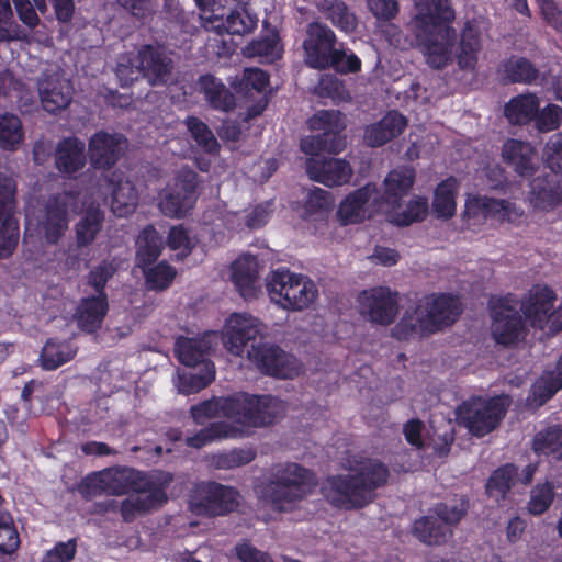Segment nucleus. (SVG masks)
Here are the masks:
<instances>
[{
	"label": "nucleus",
	"instance_id": "obj_9",
	"mask_svg": "<svg viewBox=\"0 0 562 562\" xmlns=\"http://www.w3.org/2000/svg\"><path fill=\"white\" fill-rule=\"evenodd\" d=\"M509 404V398L504 395L474 398L459 407L458 418L471 434L482 437L498 426Z\"/></svg>",
	"mask_w": 562,
	"mask_h": 562
},
{
	"label": "nucleus",
	"instance_id": "obj_33",
	"mask_svg": "<svg viewBox=\"0 0 562 562\" xmlns=\"http://www.w3.org/2000/svg\"><path fill=\"white\" fill-rule=\"evenodd\" d=\"M488 218H493L492 198L468 194L462 213V227L472 233L485 229Z\"/></svg>",
	"mask_w": 562,
	"mask_h": 562
},
{
	"label": "nucleus",
	"instance_id": "obj_1",
	"mask_svg": "<svg viewBox=\"0 0 562 562\" xmlns=\"http://www.w3.org/2000/svg\"><path fill=\"white\" fill-rule=\"evenodd\" d=\"M284 412V404L272 396L235 394L231 397L213 398L191 408L198 424L211 417L223 416L227 420L214 423L195 436L188 437L187 443L201 448L216 440L241 438L251 429L272 424Z\"/></svg>",
	"mask_w": 562,
	"mask_h": 562
},
{
	"label": "nucleus",
	"instance_id": "obj_5",
	"mask_svg": "<svg viewBox=\"0 0 562 562\" xmlns=\"http://www.w3.org/2000/svg\"><path fill=\"white\" fill-rule=\"evenodd\" d=\"M316 487L315 475L296 463L277 465L272 480L255 486L259 499L276 510H290Z\"/></svg>",
	"mask_w": 562,
	"mask_h": 562
},
{
	"label": "nucleus",
	"instance_id": "obj_50",
	"mask_svg": "<svg viewBox=\"0 0 562 562\" xmlns=\"http://www.w3.org/2000/svg\"><path fill=\"white\" fill-rule=\"evenodd\" d=\"M515 476L516 468L514 465L507 464L497 469L486 484V492L488 496L495 502L503 499Z\"/></svg>",
	"mask_w": 562,
	"mask_h": 562
},
{
	"label": "nucleus",
	"instance_id": "obj_7",
	"mask_svg": "<svg viewBox=\"0 0 562 562\" xmlns=\"http://www.w3.org/2000/svg\"><path fill=\"white\" fill-rule=\"evenodd\" d=\"M265 331V324L256 316L245 312L232 313L224 321L221 340L227 352L248 359L252 345H261L257 344V339L262 338Z\"/></svg>",
	"mask_w": 562,
	"mask_h": 562
},
{
	"label": "nucleus",
	"instance_id": "obj_15",
	"mask_svg": "<svg viewBox=\"0 0 562 562\" xmlns=\"http://www.w3.org/2000/svg\"><path fill=\"white\" fill-rule=\"evenodd\" d=\"M248 360L261 372L279 379H294L302 373L299 359L274 345H252Z\"/></svg>",
	"mask_w": 562,
	"mask_h": 562
},
{
	"label": "nucleus",
	"instance_id": "obj_17",
	"mask_svg": "<svg viewBox=\"0 0 562 562\" xmlns=\"http://www.w3.org/2000/svg\"><path fill=\"white\" fill-rule=\"evenodd\" d=\"M420 46L426 63L436 69L447 67L453 57L456 46V30L451 24L440 25L424 34L413 32Z\"/></svg>",
	"mask_w": 562,
	"mask_h": 562
},
{
	"label": "nucleus",
	"instance_id": "obj_39",
	"mask_svg": "<svg viewBox=\"0 0 562 562\" xmlns=\"http://www.w3.org/2000/svg\"><path fill=\"white\" fill-rule=\"evenodd\" d=\"M106 312V296L103 292H100L95 296L82 300L76 316L82 329L93 331L101 326Z\"/></svg>",
	"mask_w": 562,
	"mask_h": 562
},
{
	"label": "nucleus",
	"instance_id": "obj_28",
	"mask_svg": "<svg viewBox=\"0 0 562 562\" xmlns=\"http://www.w3.org/2000/svg\"><path fill=\"white\" fill-rule=\"evenodd\" d=\"M308 177L327 187L342 186L347 183L352 175L349 164L342 159H308L306 164Z\"/></svg>",
	"mask_w": 562,
	"mask_h": 562
},
{
	"label": "nucleus",
	"instance_id": "obj_64",
	"mask_svg": "<svg viewBox=\"0 0 562 562\" xmlns=\"http://www.w3.org/2000/svg\"><path fill=\"white\" fill-rule=\"evenodd\" d=\"M553 499V487L546 483L536 486L531 492L528 509L533 515L544 513Z\"/></svg>",
	"mask_w": 562,
	"mask_h": 562
},
{
	"label": "nucleus",
	"instance_id": "obj_62",
	"mask_svg": "<svg viewBox=\"0 0 562 562\" xmlns=\"http://www.w3.org/2000/svg\"><path fill=\"white\" fill-rule=\"evenodd\" d=\"M562 124V108L557 104H547L538 110L535 125L540 132H550L559 128Z\"/></svg>",
	"mask_w": 562,
	"mask_h": 562
},
{
	"label": "nucleus",
	"instance_id": "obj_57",
	"mask_svg": "<svg viewBox=\"0 0 562 562\" xmlns=\"http://www.w3.org/2000/svg\"><path fill=\"white\" fill-rule=\"evenodd\" d=\"M187 127L196 144L206 153L213 154L218 150V143L209 127L195 117L187 121Z\"/></svg>",
	"mask_w": 562,
	"mask_h": 562
},
{
	"label": "nucleus",
	"instance_id": "obj_52",
	"mask_svg": "<svg viewBox=\"0 0 562 562\" xmlns=\"http://www.w3.org/2000/svg\"><path fill=\"white\" fill-rule=\"evenodd\" d=\"M533 448L537 453L562 458V427L549 428L537 434Z\"/></svg>",
	"mask_w": 562,
	"mask_h": 562
},
{
	"label": "nucleus",
	"instance_id": "obj_59",
	"mask_svg": "<svg viewBox=\"0 0 562 562\" xmlns=\"http://www.w3.org/2000/svg\"><path fill=\"white\" fill-rule=\"evenodd\" d=\"M20 543V538L9 513L0 512V551L13 552Z\"/></svg>",
	"mask_w": 562,
	"mask_h": 562
},
{
	"label": "nucleus",
	"instance_id": "obj_53",
	"mask_svg": "<svg viewBox=\"0 0 562 562\" xmlns=\"http://www.w3.org/2000/svg\"><path fill=\"white\" fill-rule=\"evenodd\" d=\"M506 78L513 82H530L537 77L536 68L522 57H512L503 65Z\"/></svg>",
	"mask_w": 562,
	"mask_h": 562
},
{
	"label": "nucleus",
	"instance_id": "obj_63",
	"mask_svg": "<svg viewBox=\"0 0 562 562\" xmlns=\"http://www.w3.org/2000/svg\"><path fill=\"white\" fill-rule=\"evenodd\" d=\"M330 67L341 74H356L361 70V60L352 50L337 48Z\"/></svg>",
	"mask_w": 562,
	"mask_h": 562
},
{
	"label": "nucleus",
	"instance_id": "obj_22",
	"mask_svg": "<svg viewBox=\"0 0 562 562\" xmlns=\"http://www.w3.org/2000/svg\"><path fill=\"white\" fill-rule=\"evenodd\" d=\"M238 493L232 487L205 483L198 486L190 501V507L199 515H222L233 510L238 504Z\"/></svg>",
	"mask_w": 562,
	"mask_h": 562
},
{
	"label": "nucleus",
	"instance_id": "obj_32",
	"mask_svg": "<svg viewBox=\"0 0 562 562\" xmlns=\"http://www.w3.org/2000/svg\"><path fill=\"white\" fill-rule=\"evenodd\" d=\"M108 188L112 198L111 210L116 216L125 217L135 211L138 195L133 183L124 179L123 173L114 172L108 179Z\"/></svg>",
	"mask_w": 562,
	"mask_h": 562
},
{
	"label": "nucleus",
	"instance_id": "obj_16",
	"mask_svg": "<svg viewBox=\"0 0 562 562\" xmlns=\"http://www.w3.org/2000/svg\"><path fill=\"white\" fill-rule=\"evenodd\" d=\"M195 188L196 175L190 169H181L175 183L160 193V211L170 217L184 216L195 204Z\"/></svg>",
	"mask_w": 562,
	"mask_h": 562
},
{
	"label": "nucleus",
	"instance_id": "obj_6",
	"mask_svg": "<svg viewBox=\"0 0 562 562\" xmlns=\"http://www.w3.org/2000/svg\"><path fill=\"white\" fill-rule=\"evenodd\" d=\"M269 300L285 311H303L318 297V289L308 277L288 269L271 271L266 278Z\"/></svg>",
	"mask_w": 562,
	"mask_h": 562
},
{
	"label": "nucleus",
	"instance_id": "obj_25",
	"mask_svg": "<svg viewBox=\"0 0 562 562\" xmlns=\"http://www.w3.org/2000/svg\"><path fill=\"white\" fill-rule=\"evenodd\" d=\"M260 265L256 257L239 256L229 267V278L240 295L247 300L260 292Z\"/></svg>",
	"mask_w": 562,
	"mask_h": 562
},
{
	"label": "nucleus",
	"instance_id": "obj_56",
	"mask_svg": "<svg viewBox=\"0 0 562 562\" xmlns=\"http://www.w3.org/2000/svg\"><path fill=\"white\" fill-rule=\"evenodd\" d=\"M345 147L341 139H331L327 143V139H323L321 136H306L301 140V149L306 155L311 156L310 159H318L321 154L339 153Z\"/></svg>",
	"mask_w": 562,
	"mask_h": 562
},
{
	"label": "nucleus",
	"instance_id": "obj_19",
	"mask_svg": "<svg viewBox=\"0 0 562 562\" xmlns=\"http://www.w3.org/2000/svg\"><path fill=\"white\" fill-rule=\"evenodd\" d=\"M517 305L509 297L492 301V334L497 344L513 345L522 338L527 323L519 316Z\"/></svg>",
	"mask_w": 562,
	"mask_h": 562
},
{
	"label": "nucleus",
	"instance_id": "obj_35",
	"mask_svg": "<svg viewBox=\"0 0 562 562\" xmlns=\"http://www.w3.org/2000/svg\"><path fill=\"white\" fill-rule=\"evenodd\" d=\"M391 223L398 226H406L414 222L423 221L428 213V202L426 198L413 196L407 203L401 201L390 203L382 210Z\"/></svg>",
	"mask_w": 562,
	"mask_h": 562
},
{
	"label": "nucleus",
	"instance_id": "obj_21",
	"mask_svg": "<svg viewBox=\"0 0 562 562\" xmlns=\"http://www.w3.org/2000/svg\"><path fill=\"white\" fill-rule=\"evenodd\" d=\"M336 35L327 25L313 22L307 25L303 41L304 61L314 69H326L335 55Z\"/></svg>",
	"mask_w": 562,
	"mask_h": 562
},
{
	"label": "nucleus",
	"instance_id": "obj_47",
	"mask_svg": "<svg viewBox=\"0 0 562 562\" xmlns=\"http://www.w3.org/2000/svg\"><path fill=\"white\" fill-rule=\"evenodd\" d=\"M76 350L67 342L49 340L41 353V364L45 370H55L74 358Z\"/></svg>",
	"mask_w": 562,
	"mask_h": 562
},
{
	"label": "nucleus",
	"instance_id": "obj_26",
	"mask_svg": "<svg viewBox=\"0 0 562 562\" xmlns=\"http://www.w3.org/2000/svg\"><path fill=\"white\" fill-rule=\"evenodd\" d=\"M217 339L215 331L205 333L198 338L180 337L177 339L175 352L182 364L203 368V362H212L207 355L217 345Z\"/></svg>",
	"mask_w": 562,
	"mask_h": 562
},
{
	"label": "nucleus",
	"instance_id": "obj_11",
	"mask_svg": "<svg viewBox=\"0 0 562 562\" xmlns=\"http://www.w3.org/2000/svg\"><path fill=\"white\" fill-rule=\"evenodd\" d=\"M200 19L205 30L234 35L252 32L259 22L257 14L250 12L249 5L236 4L235 9L226 10L222 2L220 7L203 8Z\"/></svg>",
	"mask_w": 562,
	"mask_h": 562
},
{
	"label": "nucleus",
	"instance_id": "obj_48",
	"mask_svg": "<svg viewBox=\"0 0 562 562\" xmlns=\"http://www.w3.org/2000/svg\"><path fill=\"white\" fill-rule=\"evenodd\" d=\"M24 133L20 119L12 114L0 115V147L15 150L23 142Z\"/></svg>",
	"mask_w": 562,
	"mask_h": 562
},
{
	"label": "nucleus",
	"instance_id": "obj_37",
	"mask_svg": "<svg viewBox=\"0 0 562 562\" xmlns=\"http://www.w3.org/2000/svg\"><path fill=\"white\" fill-rule=\"evenodd\" d=\"M459 189L460 183L454 177H449L436 186L431 207L438 218L448 220L454 216Z\"/></svg>",
	"mask_w": 562,
	"mask_h": 562
},
{
	"label": "nucleus",
	"instance_id": "obj_45",
	"mask_svg": "<svg viewBox=\"0 0 562 562\" xmlns=\"http://www.w3.org/2000/svg\"><path fill=\"white\" fill-rule=\"evenodd\" d=\"M249 57H259L265 63H272L282 55V45L280 44L277 31H267L259 40L251 42L245 49Z\"/></svg>",
	"mask_w": 562,
	"mask_h": 562
},
{
	"label": "nucleus",
	"instance_id": "obj_36",
	"mask_svg": "<svg viewBox=\"0 0 562 562\" xmlns=\"http://www.w3.org/2000/svg\"><path fill=\"white\" fill-rule=\"evenodd\" d=\"M415 182V170L411 167H398L391 170L383 181V194H380V203L383 207L390 203L402 200L408 193Z\"/></svg>",
	"mask_w": 562,
	"mask_h": 562
},
{
	"label": "nucleus",
	"instance_id": "obj_23",
	"mask_svg": "<svg viewBox=\"0 0 562 562\" xmlns=\"http://www.w3.org/2000/svg\"><path fill=\"white\" fill-rule=\"evenodd\" d=\"M454 11L450 0H414V15L409 22L412 32L424 34L445 24H451Z\"/></svg>",
	"mask_w": 562,
	"mask_h": 562
},
{
	"label": "nucleus",
	"instance_id": "obj_40",
	"mask_svg": "<svg viewBox=\"0 0 562 562\" xmlns=\"http://www.w3.org/2000/svg\"><path fill=\"white\" fill-rule=\"evenodd\" d=\"M86 164L85 144L70 137L59 143L56 149V166L59 171L74 173Z\"/></svg>",
	"mask_w": 562,
	"mask_h": 562
},
{
	"label": "nucleus",
	"instance_id": "obj_10",
	"mask_svg": "<svg viewBox=\"0 0 562 562\" xmlns=\"http://www.w3.org/2000/svg\"><path fill=\"white\" fill-rule=\"evenodd\" d=\"M136 244L137 265L142 266L144 269L147 285L153 290H164L168 288L176 277V270L166 262H160L151 268H145L159 257L164 247L157 231L151 226L144 228Z\"/></svg>",
	"mask_w": 562,
	"mask_h": 562
},
{
	"label": "nucleus",
	"instance_id": "obj_55",
	"mask_svg": "<svg viewBox=\"0 0 562 562\" xmlns=\"http://www.w3.org/2000/svg\"><path fill=\"white\" fill-rule=\"evenodd\" d=\"M26 40V34L13 21L9 0H0V41Z\"/></svg>",
	"mask_w": 562,
	"mask_h": 562
},
{
	"label": "nucleus",
	"instance_id": "obj_43",
	"mask_svg": "<svg viewBox=\"0 0 562 562\" xmlns=\"http://www.w3.org/2000/svg\"><path fill=\"white\" fill-rule=\"evenodd\" d=\"M198 369V373L188 374L178 372L173 383L179 393H198L215 379V366L213 362H203V368Z\"/></svg>",
	"mask_w": 562,
	"mask_h": 562
},
{
	"label": "nucleus",
	"instance_id": "obj_42",
	"mask_svg": "<svg viewBox=\"0 0 562 562\" xmlns=\"http://www.w3.org/2000/svg\"><path fill=\"white\" fill-rule=\"evenodd\" d=\"M318 10L334 26L346 34L356 31L358 20L345 2L338 0H322Z\"/></svg>",
	"mask_w": 562,
	"mask_h": 562
},
{
	"label": "nucleus",
	"instance_id": "obj_2",
	"mask_svg": "<svg viewBox=\"0 0 562 562\" xmlns=\"http://www.w3.org/2000/svg\"><path fill=\"white\" fill-rule=\"evenodd\" d=\"M172 481L168 472L144 475L130 468H111L88 475L80 485L85 495L106 493L122 495L133 490L134 495L126 498L121 506L124 520L162 506L167 502L166 488Z\"/></svg>",
	"mask_w": 562,
	"mask_h": 562
},
{
	"label": "nucleus",
	"instance_id": "obj_8",
	"mask_svg": "<svg viewBox=\"0 0 562 562\" xmlns=\"http://www.w3.org/2000/svg\"><path fill=\"white\" fill-rule=\"evenodd\" d=\"M170 71V59L162 56L157 48L144 46L135 59L123 56L115 69L122 86H128L140 75L147 78L150 85L166 82Z\"/></svg>",
	"mask_w": 562,
	"mask_h": 562
},
{
	"label": "nucleus",
	"instance_id": "obj_60",
	"mask_svg": "<svg viewBox=\"0 0 562 562\" xmlns=\"http://www.w3.org/2000/svg\"><path fill=\"white\" fill-rule=\"evenodd\" d=\"M435 514L442 525L448 526L450 529L452 526L457 525L467 512V503L463 499L453 501L451 503H442L437 505L435 508Z\"/></svg>",
	"mask_w": 562,
	"mask_h": 562
},
{
	"label": "nucleus",
	"instance_id": "obj_3",
	"mask_svg": "<svg viewBox=\"0 0 562 562\" xmlns=\"http://www.w3.org/2000/svg\"><path fill=\"white\" fill-rule=\"evenodd\" d=\"M341 465L349 474L330 476L322 486L325 498L339 508L364 506L371 502L373 491L389 477V471L381 462L359 454L348 456Z\"/></svg>",
	"mask_w": 562,
	"mask_h": 562
},
{
	"label": "nucleus",
	"instance_id": "obj_29",
	"mask_svg": "<svg viewBox=\"0 0 562 562\" xmlns=\"http://www.w3.org/2000/svg\"><path fill=\"white\" fill-rule=\"evenodd\" d=\"M537 151L528 142L508 139L502 148V157L516 173L521 177H530L537 170Z\"/></svg>",
	"mask_w": 562,
	"mask_h": 562
},
{
	"label": "nucleus",
	"instance_id": "obj_34",
	"mask_svg": "<svg viewBox=\"0 0 562 562\" xmlns=\"http://www.w3.org/2000/svg\"><path fill=\"white\" fill-rule=\"evenodd\" d=\"M529 204L540 211H550L562 203V179L559 181L535 178L527 196Z\"/></svg>",
	"mask_w": 562,
	"mask_h": 562
},
{
	"label": "nucleus",
	"instance_id": "obj_18",
	"mask_svg": "<svg viewBox=\"0 0 562 562\" xmlns=\"http://www.w3.org/2000/svg\"><path fill=\"white\" fill-rule=\"evenodd\" d=\"M15 181L0 173V259L14 251L19 240V222L14 216Z\"/></svg>",
	"mask_w": 562,
	"mask_h": 562
},
{
	"label": "nucleus",
	"instance_id": "obj_12",
	"mask_svg": "<svg viewBox=\"0 0 562 562\" xmlns=\"http://www.w3.org/2000/svg\"><path fill=\"white\" fill-rule=\"evenodd\" d=\"M555 294L546 286H535L520 304L525 321L532 327L548 328L550 331L562 328V304L554 307Z\"/></svg>",
	"mask_w": 562,
	"mask_h": 562
},
{
	"label": "nucleus",
	"instance_id": "obj_13",
	"mask_svg": "<svg viewBox=\"0 0 562 562\" xmlns=\"http://www.w3.org/2000/svg\"><path fill=\"white\" fill-rule=\"evenodd\" d=\"M79 196L69 192L48 200L44 215L38 222V232L47 244H57L68 229L69 220L78 211Z\"/></svg>",
	"mask_w": 562,
	"mask_h": 562
},
{
	"label": "nucleus",
	"instance_id": "obj_4",
	"mask_svg": "<svg viewBox=\"0 0 562 562\" xmlns=\"http://www.w3.org/2000/svg\"><path fill=\"white\" fill-rule=\"evenodd\" d=\"M460 313L461 305L457 297L450 294H430L404 313L393 327L392 335L397 339L431 335L454 323Z\"/></svg>",
	"mask_w": 562,
	"mask_h": 562
},
{
	"label": "nucleus",
	"instance_id": "obj_27",
	"mask_svg": "<svg viewBox=\"0 0 562 562\" xmlns=\"http://www.w3.org/2000/svg\"><path fill=\"white\" fill-rule=\"evenodd\" d=\"M481 49L482 40L480 30L475 24L469 22L461 32L457 48L453 49L458 70L473 78Z\"/></svg>",
	"mask_w": 562,
	"mask_h": 562
},
{
	"label": "nucleus",
	"instance_id": "obj_20",
	"mask_svg": "<svg viewBox=\"0 0 562 562\" xmlns=\"http://www.w3.org/2000/svg\"><path fill=\"white\" fill-rule=\"evenodd\" d=\"M383 210L375 184H367L349 193L338 205L337 218L342 225L358 224Z\"/></svg>",
	"mask_w": 562,
	"mask_h": 562
},
{
	"label": "nucleus",
	"instance_id": "obj_44",
	"mask_svg": "<svg viewBox=\"0 0 562 562\" xmlns=\"http://www.w3.org/2000/svg\"><path fill=\"white\" fill-rule=\"evenodd\" d=\"M199 88L214 109L228 111L235 104L234 95L213 76H202L199 80Z\"/></svg>",
	"mask_w": 562,
	"mask_h": 562
},
{
	"label": "nucleus",
	"instance_id": "obj_61",
	"mask_svg": "<svg viewBox=\"0 0 562 562\" xmlns=\"http://www.w3.org/2000/svg\"><path fill=\"white\" fill-rule=\"evenodd\" d=\"M542 156L544 164L551 171L562 172V133H555L549 137Z\"/></svg>",
	"mask_w": 562,
	"mask_h": 562
},
{
	"label": "nucleus",
	"instance_id": "obj_46",
	"mask_svg": "<svg viewBox=\"0 0 562 562\" xmlns=\"http://www.w3.org/2000/svg\"><path fill=\"white\" fill-rule=\"evenodd\" d=\"M345 119L339 111L324 110L315 113L310 119L312 131L322 132L323 136L339 139L337 135L345 128Z\"/></svg>",
	"mask_w": 562,
	"mask_h": 562
},
{
	"label": "nucleus",
	"instance_id": "obj_30",
	"mask_svg": "<svg viewBox=\"0 0 562 562\" xmlns=\"http://www.w3.org/2000/svg\"><path fill=\"white\" fill-rule=\"evenodd\" d=\"M38 93L44 110L55 113L69 104L72 89L68 80L56 74L40 81Z\"/></svg>",
	"mask_w": 562,
	"mask_h": 562
},
{
	"label": "nucleus",
	"instance_id": "obj_38",
	"mask_svg": "<svg viewBox=\"0 0 562 562\" xmlns=\"http://www.w3.org/2000/svg\"><path fill=\"white\" fill-rule=\"evenodd\" d=\"M412 531L415 537L427 544L443 543L452 535V530L448 526L442 525L434 509L427 516L416 519Z\"/></svg>",
	"mask_w": 562,
	"mask_h": 562
},
{
	"label": "nucleus",
	"instance_id": "obj_24",
	"mask_svg": "<svg viewBox=\"0 0 562 562\" xmlns=\"http://www.w3.org/2000/svg\"><path fill=\"white\" fill-rule=\"evenodd\" d=\"M126 138L117 133L99 132L89 142V158L97 168H110L123 154Z\"/></svg>",
	"mask_w": 562,
	"mask_h": 562
},
{
	"label": "nucleus",
	"instance_id": "obj_58",
	"mask_svg": "<svg viewBox=\"0 0 562 562\" xmlns=\"http://www.w3.org/2000/svg\"><path fill=\"white\" fill-rule=\"evenodd\" d=\"M493 218L502 223L520 224L524 210L507 200L492 199Z\"/></svg>",
	"mask_w": 562,
	"mask_h": 562
},
{
	"label": "nucleus",
	"instance_id": "obj_41",
	"mask_svg": "<svg viewBox=\"0 0 562 562\" xmlns=\"http://www.w3.org/2000/svg\"><path fill=\"white\" fill-rule=\"evenodd\" d=\"M540 106V99L533 93L520 94L505 105V116L512 124L535 122Z\"/></svg>",
	"mask_w": 562,
	"mask_h": 562
},
{
	"label": "nucleus",
	"instance_id": "obj_14",
	"mask_svg": "<svg viewBox=\"0 0 562 562\" xmlns=\"http://www.w3.org/2000/svg\"><path fill=\"white\" fill-rule=\"evenodd\" d=\"M357 303L359 313L372 324L387 326L398 314V294L387 286L363 290Z\"/></svg>",
	"mask_w": 562,
	"mask_h": 562
},
{
	"label": "nucleus",
	"instance_id": "obj_54",
	"mask_svg": "<svg viewBox=\"0 0 562 562\" xmlns=\"http://www.w3.org/2000/svg\"><path fill=\"white\" fill-rule=\"evenodd\" d=\"M333 204L330 194L321 189L313 188L306 192L302 210L303 217H312L327 212Z\"/></svg>",
	"mask_w": 562,
	"mask_h": 562
},
{
	"label": "nucleus",
	"instance_id": "obj_51",
	"mask_svg": "<svg viewBox=\"0 0 562 562\" xmlns=\"http://www.w3.org/2000/svg\"><path fill=\"white\" fill-rule=\"evenodd\" d=\"M562 387V356L554 371L546 372L533 385V394L542 404Z\"/></svg>",
	"mask_w": 562,
	"mask_h": 562
},
{
	"label": "nucleus",
	"instance_id": "obj_49",
	"mask_svg": "<svg viewBox=\"0 0 562 562\" xmlns=\"http://www.w3.org/2000/svg\"><path fill=\"white\" fill-rule=\"evenodd\" d=\"M103 214L99 207H88L83 217L76 226L77 241L80 246L91 244L100 232Z\"/></svg>",
	"mask_w": 562,
	"mask_h": 562
},
{
	"label": "nucleus",
	"instance_id": "obj_31",
	"mask_svg": "<svg viewBox=\"0 0 562 562\" xmlns=\"http://www.w3.org/2000/svg\"><path fill=\"white\" fill-rule=\"evenodd\" d=\"M406 117L397 111L387 112L378 123L366 127L364 142L371 147L382 146L403 133Z\"/></svg>",
	"mask_w": 562,
	"mask_h": 562
}]
</instances>
